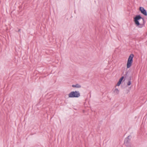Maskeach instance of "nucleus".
I'll return each mask as SVG.
<instances>
[{
	"mask_svg": "<svg viewBox=\"0 0 147 147\" xmlns=\"http://www.w3.org/2000/svg\"><path fill=\"white\" fill-rule=\"evenodd\" d=\"M134 21L136 25L139 28H142L144 26L145 21L140 15H136L134 18Z\"/></svg>",
	"mask_w": 147,
	"mask_h": 147,
	"instance_id": "nucleus-1",
	"label": "nucleus"
},
{
	"mask_svg": "<svg viewBox=\"0 0 147 147\" xmlns=\"http://www.w3.org/2000/svg\"><path fill=\"white\" fill-rule=\"evenodd\" d=\"M134 56V55L133 54H131L129 56L127 63V68H129L131 67L133 63V58Z\"/></svg>",
	"mask_w": 147,
	"mask_h": 147,
	"instance_id": "nucleus-2",
	"label": "nucleus"
},
{
	"mask_svg": "<svg viewBox=\"0 0 147 147\" xmlns=\"http://www.w3.org/2000/svg\"><path fill=\"white\" fill-rule=\"evenodd\" d=\"M80 94L78 91H72L68 94L69 98H78L80 96Z\"/></svg>",
	"mask_w": 147,
	"mask_h": 147,
	"instance_id": "nucleus-3",
	"label": "nucleus"
},
{
	"mask_svg": "<svg viewBox=\"0 0 147 147\" xmlns=\"http://www.w3.org/2000/svg\"><path fill=\"white\" fill-rule=\"evenodd\" d=\"M139 10L145 16H147V11L144 7H139Z\"/></svg>",
	"mask_w": 147,
	"mask_h": 147,
	"instance_id": "nucleus-4",
	"label": "nucleus"
},
{
	"mask_svg": "<svg viewBox=\"0 0 147 147\" xmlns=\"http://www.w3.org/2000/svg\"><path fill=\"white\" fill-rule=\"evenodd\" d=\"M130 137V136H129L125 138L124 141V144L131 143L130 142L131 139L129 138Z\"/></svg>",
	"mask_w": 147,
	"mask_h": 147,
	"instance_id": "nucleus-5",
	"label": "nucleus"
},
{
	"mask_svg": "<svg viewBox=\"0 0 147 147\" xmlns=\"http://www.w3.org/2000/svg\"><path fill=\"white\" fill-rule=\"evenodd\" d=\"M72 86L73 87H76V88H80L81 87V86L78 84H77L75 85H73Z\"/></svg>",
	"mask_w": 147,
	"mask_h": 147,
	"instance_id": "nucleus-6",
	"label": "nucleus"
},
{
	"mask_svg": "<svg viewBox=\"0 0 147 147\" xmlns=\"http://www.w3.org/2000/svg\"><path fill=\"white\" fill-rule=\"evenodd\" d=\"M114 92L115 94H117L119 93V91L117 88H115L114 91Z\"/></svg>",
	"mask_w": 147,
	"mask_h": 147,
	"instance_id": "nucleus-7",
	"label": "nucleus"
},
{
	"mask_svg": "<svg viewBox=\"0 0 147 147\" xmlns=\"http://www.w3.org/2000/svg\"><path fill=\"white\" fill-rule=\"evenodd\" d=\"M126 147H133L131 143L125 144Z\"/></svg>",
	"mask_w": 147,
	"mask_h": 147,
	"instance_id": "nucleus-8",
	"label": "nucleus"
},
{
	"mask_svg": "<svg viewBox=\"0 0 147 147\" xmlns=\"http://www.w3.org/2000/svg\"><path fill=\"white\" fill-rule=\"evenodd\" d=\"M124 78V76H122L119 79V81H120V82H121L123 80Z\"/></svg>",
	"mask_w": 147,
	"mask_h": 147,
	"instance_id": "nucleus-9",
	"label": "nucleus"
},
{
	"mask_svg": "<svg viewBox=\"0 0 147 147\" xmlns=\"http://www.w3.org/2000/svg\"><path fill=\"white\" fill-rule=\"evenodd\" d=\"M121 82H120L119 81L118 82L117 84V86H119L121 84Z\"/></svg>",
	"mask_w": 147,
	"mask_h": 147,
	"instance_id": "nucleus-10",
	"label": "nucleus"
},
{
	"mask_svg": "<svg viewBox=\"0 0 147 147\" xmlns=\"http://www.w3.org/2000/svg\"><path fill=\"white\" fill-rule=\"evenodd\" d=\"M128 73V71H126L125 72V74L124 75L125 78H126L127 76V75Z\"/></svg>",
	"mask_w": 147,
	"mask_h": 147,
	"instance_id": "nucleus-11",
	"label": "nucleus"
},
{
	"mask_svg": "<svg viewBox=\"0 0 147 147\" xmlns=\"http://www.w3.org/2000/svg\"><path fill=\"white\" fill-rule=\"evenodd\" d=\"M128 73V71H126L125 72V74L124 75L125 78H126L127 76V75Z\"/></svg>",
	"mask_w": 147,
	"mask_h": 147,
	"instance_id": "nucleus-12",
	"label": "nucleus"
},
{
	"mask_svg": "<svg viewBox=\"0 0 147 147\" xmlns=\"http://www.w3.org/2000/svg\"><path fill=\"white\" fill-rule=\"evenodd\" d=\"M127 86H130L131 84V81H130V80L128 81V82L127 83Z\"/></svg>",
	"mask_w": 147,
	"mask_h": 147,
	"instance_id": "nucleus-13",
	"label": "nucleus"
},
{
	"mask_svg": "<svg viewBox=\"0 0 147 147\" xmlns=\"http://www.w3.org/2000/svg\"><path fill=\"white\" fill-rule=\"evenodd\" d=\"M131 78H132V77L131 76H130L129 77V80L128 81H131Z\"/></svg>",
	"mask_w": 147,
	"mask_h": 147,
	"instance_id": "nucleus-14",
	"label": "nucleus"
},
{
	"mask_svg": "<svg viewBox=\"0 0 147 147\" xmlns=\"http://www.w3.org/2000/svg\"><path fill=\"white\" fill-rule=\"evenodd\" d=\"M20 30H21V29H19L18 30V32H20Z\"/></svg>",
	"mask_w": 147,
	"mask_h": 147,
	"instance_id": "nucleus-15",
	"label": "nucleus"
}]
</instances>
